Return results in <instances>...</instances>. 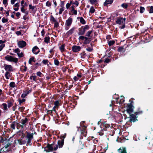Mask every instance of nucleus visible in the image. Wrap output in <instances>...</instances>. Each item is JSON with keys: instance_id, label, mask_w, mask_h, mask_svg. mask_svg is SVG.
Returning a JSON list of instances; mask_svg holds the SVG:
<instances>
[{"instance_id": "38", "label": "nucleus", "mask_w": 153, "mask_h": 153, "mask_svg": "<svg viewBox=\"0 0 153 153\" xmlns=\"http://www.w3.org/2000/svg\"><path fill=\"white\" fill-rule=\"evenodd\" d=\"M144 10H145V8L144 7H140V12L141 13H143L144 12Z\"/></svg>"}, {"instance_id": "32", "label": "nucleus", "mask_w": 153, "mask_h": 153, "mask_svg": "<svg viewBox=\"0 0 153 153\" xmlns=\"http://www.w3.org/2000/svg\"><path fill=\"white\" fill-rule=\"evenodd\" d=\"M50 40V38L49 36H47L45 38V42L46 43H48Z\"/></svg>"}, {"instance_id": "13", "label": "nucleus", "mask_w": 153, "mask_h": 153, "mask_svg": "<svg viewBox=\"0 0 153 153\" xmlns=\"http://www.w3.org/2000/svg\"><path fill=\"white\" fill-rule=\"evenodd\" d=\"M64 143V140L62 139L61 140H58V144L59 145V147L61 148L62 147Z\"/></svg>"}, {"instance_id": "61", "label": "nucleus", "mask_w": 153, "mask_h": 153, "mask_svg": "<svg viewBox=\"0 0 153 153\" xmlns=\"http://www.w3.org/2000/svg\"><path fill=\"white\" fill-rule=\"evenodd\" d=\"M86 50L88 51L91 52L92 51V49L90 48H86Z\"/></svg>"}, {"instance_id": "44", "label": "nucleus", "mask_w": 153, "mask_h": 153, "mask_svg": "<svg viewBox=\"0 0 153 153\" xmlns=\"http://www.w3.org/2000/svg\"><path fill=\"white\" fill-rule=\"evenodd\" d=\"M25 109V107H21L19 108V110L21 112H23Z\"/></svg>"}, {"instance_id": "14", "label": "nucleus", "mask_w": 153, "mask_h": 153, "mask_svg": "<svg viewBox=\"0 0 153 153\" xmlns=\"http://www.w3.org/2000/svg\"><path fill=\"white\" fill-rule=\"evenodd\" d=\"M113 0H106L103 4L104 6H106L108 4H111L112 3Z\"/></svg>"}, {"instance_id": "59", "label": "nucleus", "mask_w": 153, "mask_h": 153, "mask_svg": "<svg viewBox=\"0 0 153 153\" xmlns=\"http://www.w3.org/2000/svg\"><path fill=\"white\" fill-rule=\"evenodd\" d=\"M21 11L22 12H25V10L24 9V5H22V7L21 8Z\"/></svg>"}, {"instance_id": "6", "label": "nucleus", "mask_w": 153, "mask_h": 153, "mask_svg": "<svg viewBox=\"0 0 153 153\" xmlns=\"http://www.w3.org/2000/svg\"><path fill=\"white\" fill-rule=\"evenodd\" d=\"M127 105L126 110L127 113L130 114L133 112V110L132 105L130 103L127 104Z\"/></svg>"}, {"instance_id": "48", "label": "nucleus", "mask_w": 153, "mask_h": 153, "mask_svg": "<svg viewBox=\"0 0 153 153\" xmlns=\"http://www.w3.org/2000/svg\"><path fill=\"white\" fill-rule=\"evenodd\" d=\"M54 26L55 27H57L59 26V24L58 22L56 21V22H54Z\"/></svg>"}, {"instance_id": "18", "label": "nucleus", "mask_w": 153, "mask_h": 153, "mask_svg": "<svg viewBox=\"0 0 153 153\" xmlns=\"http://www.w3.org/2000/svg\"><path fill=\"white\" fill-rule=\"evenodd\" d=\"M75 29V27L72 28L71 30L67 32V34L68 35H71L73 33Z\"/></svg>"}, {"instance_id": "36", "label": "nucleus", "mask_w": 153, "mask_h": 153, "mask_svg": "<svg viewBox=\"0 0 153 153\" xmlns=\"http://www.w3.org/2000/svg\"><path fill=\"white\" fill-rule=\"evenodd\" d=\"M8 21V19H6L5 18H3L2 19V22L3 23H6Z\"/></svg>"}, {"instance_id": "50", "label": "nucleus", "mask_w": 153, "mask_h": 153, "mask_svg": "<svg viewBox=\"0 0 153 153\" xmlns=\"http://www.w3.org/2000/svg\"><path fill=\"white\" fill-rule=\"evenodd\" d=\"M73 5H75L76 7L79 4V3L78 1H75L74 2H73Z\"/></svg>"}, {"instance_id": "11", "label": "nucleus", "mask_w": 153, "mask_h": 153, "mask_svg": "<svg viewBox=\"0 0 153 153\" xmlns=\"http://www.w3.org/2000/svg\"><path fill=\"white\" fill-rule=\"evenodd\" d=\"M4 69L7 71H11L12 70V67L10 65H4Z\"/></svg>"}, {"instance_id": "55", "label": "nucleus", "mask_w": 153, "mask_h": 153, "mask_svg": "<svg viewBox=\"0 0 153 153\" xmlns=\"http://www.w3.org/2000/svg\"><path fill=\"white\" fill-rule=\"evenodd\" d=\"M8 0H3V3L4 5L7 4Z\"/></svg>"}, {"instance_id": "43", "label": "nucleus", "mask_w": 153, "mask_h": 153, "mask_svg": "<svg viewBox=\"0 0 153 153\" xmlns=\"http://www.w3.org/2000/svg\"><path fill=\"white\" fill-rule=\"evenodd\" d=\"M54 62L55 64L56 65H58L59 64V61L57 59L54 60Z\"/></svg>"}, {"instance_id": "15", "label": "nucleus", "mask_w": 153, "mask_h": 153, "mask_svg": "<svg viewBox=\"0 0 153 153\" xmlns=\"http://www.w3.org/2000/svg\"><path fill=\"white\" fill-rule=\"evenodd\" d=\"M119 153H127L125 148H120L118 149Z\"/></svg>"}, {"instance_id": "4", "label": "nucleus", "mask_w": 153, "mask_h": 153, "mask_svg": "<svg viewBox=\"0 0 153 153\" xmlns=\"http://www.w3.org/2000/svg\"><path fill=\"white\" fill-rule=\"evenodd\" d=\"M89 27L88 25L85 26L83 27L79 28L78 34L79 35H82L84 34L85 31L88 30Z\"/></svg>"}, {"instance_id": "42", "label": "nucleus", "mask_w": 153, "mask_h": 153, "mask_svg": "<svg viewBox=\"0 0 153 153\" xmlns=\"http://www.w3.org/2000/svg\"><path fill=\"white\" fill-rule=\"evenodd\" d=\"M50 20L54 22H56V20L54 19V17L52 16H51Z\"/></svg>"}, {"instance_id": "1", "label": "nucleus", "mask_w": 153, "mask_h": 153, "mask_svg": "<svg viewBox=\"0 0 153 153\" xmlns=\"http://www.w3.org/2000/svg\"><path fill=\"white\" fill-rule=\"evenodd\" d=\"M58 148L57 145L54 143L48 144L45 148V150L47 152L53 151H56Z\"/></svg>"}, {"instance_id": "35", "label": "nucleus", "mask_w": 153, "mask_h": 153, "mask_svg": "<svg viewBox=\"0 0 153 153\" xmlns=\"http://www.w3.org/2000/svg\"><path fill=\"white\" fill-rule=\"evenodd\" d=\"M64 7H62L60 8L59 9V14H61L62 13V12L64 10Z\"/></svg>"}, {"instance_id": "3", "label": "nucleus", "mask_w": 153, "mask_h": 153, "mask_svg": "<svg viewBox=\"0 0 153 153\" xmlns=\"http://www.w3.org/2000/svg\"><path fill=\"white\" fill-rule=\"evenodd\" d=\"M72 22L73 19L72 18H69L66 21L65 25V30H68L72 23Z\"/></svg>"}, {"instance_id": "57", "label": "nucleus", "mask_w": 153, "mask_h": 153, "mask_svg": "<svg viewBox=\"0 0 153 153\" xmlns=\"http://www.w3.org/2000/svg\"><path fill=\"white\" fill-rule=\"evenodd\" d=\"M48 62V60H43L42 61V62L45 64H46Z\"/></svg>"}, {"instance_id": "28", "label": "nucleus", "mask_w": 153, "mask_h": 153, "mask_svg": "<svg viewBox=\"0 0 153 153\" xmlns=\"http://www.w3.org/2000/svg\"><path fill=\"white\" fill-rule=\"evenodd\" d=\"M2 106L3 107V109L4 110H7V105L6 103H3L2 104Z\"/></svg>"}, {"instance_id": "39", "label": "nucleus", "mask_w": 153, "mask_h": 153, "mask_svg": "<svg viewBox=\"0 0 153 153\" xmlns=\"http://www.w3.org/2000/svg\"><path fill=\"white\" fill-rule=\"evenodd\" d=\"M36 76H32L30 77V79H33V80H34V81H36Z\"/></svg>"}, {"instance_id": "17", "label": "nucleus", "mask_w": 153, "mask_h": 153, "mask_svg": "<svg viewBox=\"0 0 153 153\" xmlns=\"http://www.w3.org/2000/svg\"><path fill=\"white\" fill-rule=\"evenodd\" d=\"M17 143L20 145L25 144L26 141L25 140H22V139H18L17 140Z\"/></svg>"}, {"instance_id": "16", "label": "nucleus", "mask_w": 153, "mask_h": 153, "mask_svg": "<svg viewBox=\"0 0 153 153\" xmlns=\"http://www.w3.org/2000/svg\"><path fill=\"white\" fill-rule=\"evenodd\" d=\"M27 137L28 139L32 140L33 138V133L30 134L27 132Z\"/></svg>"}, {"instance_id": "34", "label": "nucleus", "mask_w": 153, "mask_h": 153, "mask_svg": "<svg viewBox=\"0 0 153 153\" xmlns=\"http://www.w3.org/2000/svg\"><path fill=\"white\" fill-rule=\"evenodd\" d=\"M34 59V58L33 57L30 58L28 62L30 64H31V62L32 61L35 62Z\"/></svg>"}, {"instance_id": "26", "label": "nucleus", "mask_w": 153, "mask_h": 153, "mask_svg": "<svg viewBox=\"0 0 153 153\" xmlns=\"http://www.w3.org/2000/svg\"><path fill=\"white\" fill-rule=\"evenodd\" d=\"M28 94V93L27 91L24 92V93L22 94L21 97L22 98H24Z\"/></svg>"}, {"instance_id": "52", "label": "nucleus", "mask_w": 153, "mask_h": 153, "mask_svg": "<svg viewBox=\"0 0 153 153\" xmlns=\"http://www.w3.org/2000/svg\"><path fill=\"white\" fill-rule=\"evenodd\" d=\"M59 104V102L58 101H56L54 103L55 106L56 107L58 106Z\"/></svg>"}, {"instance_id": "54", "label": "nucleus", "mask_w": 153, "mask_h": 153, "mask_svg": "<svg viewBox=\"0 0 153 153\" xmlns=\"http://www.w3.org/2000/svg\"><path fill=\"white\" fill-rule=\"evenodd\" d=\"M29 6L30 9L32 10H33L35 8L34 6H32L31 4H29Z\"/></svg>"}, {"instance_id": "2", "label": "nucleus", "mask_w": 153, "mask_h": 153, "mask_svg": "<svg viewBox=\"0 0 153 153\" xmlns=\"http://www.w3.org/2000/svg\"><path fill=\"white\" fill-rule=\"evenodd\" d=\"M126 20L125 18L120 17L117 19L116 20V22L117 24L120 25H122V26H119V28L121 29H123L125 28V22Z\"/></svg>"}, {"instance_id": "51", "label": "nucleus", "mask_w": 153, "mask_h": 153, "mask_svg": "<svg viewBox=\"0 0 153 153\" xmlns=\"http://www.w3.org/2000/svg\"><path fill=\"white\" fill-rule=\"evenodd\" d=\"M66 135V133H65L64 135L61 136V140L62 139L64 140V139Z\"/></svg>"}, {"instance_id": "62", "label": "nucleus", "mask_w": 153, "mask_h": 153, "mask_svg": "<svg viewBox=\"0 0 153 153\" xmlns=\"http://www.w3.org/2000/svg\"><path fill=\"white\" fill-rule=\"evenodd\" d=\"M70 6H71V5L69 3H68L66 4V8L67 9H68L69 8V7Z\"/></svg>"}, {"instance_id": "7", "label": "nucleus", "mask_w": 153, "mask_h": 153, "mask_svg": "<svg viewBox=\"0 0 153 153\" xmlns=\"http://www.w3.org/2000/svg\"><path fill=\"white\" fill-rule=\"evenodd\" d=\"M28 122V119L27 118L22 119L21 120V123L22 125L21 126L22 128H23L24 126L25 127Z\"/></svg>"}, {"instance_id": "22", "label": "nucleus", "mask_w": 153, "mask_h": 153, "mask_svg": "<svg viewBox=\"0 0 153 153\" xmlns=\"http://www.w3.org/2000/svg\"><path fill=\"white\" fill-rule=\"evenodd\" d=\"M18 124L19 123H17L16 122H14L11 124V127L13 129H15V125H18Z\"/></svg>"}, {"instance_id": "53", "label": "nucleus", "mask_w": 153, "mask_h": 153, "mask_svg": "<svg viewBox=\"0 0 153 153\" xmlns=\"http://www.w3.org/2000/svg\"><path fill=\"white\" fill-rule=\"evenodd\" d=\"M110 61V59H105V60L104 62H106V63H108Z\"/></svg>"}, {"instance_id": "30", "label": "nucleus", "mask_w": 153, "mask_h": 153, "mask_svg": "<svg viewBox=\"0 0 153 153\" xmlns=\"http://www.w3.org/2000/svg\"><path fill=\"white\" fill-rule=\"evenodd\" d=\"M115 43V42L114 40H110L108 42V44L109 46H111L113 45Z\"/></svg>"}, {"instance_id": "41", "label": "nucleus", "mask_w": 153, "mask_h": 153, "mask_svg": "<svg viewBox=\"0 0 153 153\" xmlns=\"http://www.w3.org/2000/svg\"><path fill=\"white\" fill-rule=\"evenodd\" d=\"M85 52L81 53L80 54L81 57L82 58H84L85 57Z\"/></svg>"}, {"instance_id": "33", "label": "nucleus", "mask_w": 153, "mask_h": 153, "mask_svg": "<svg viewBox=\"0 0 153 153\" xmlns=\"http://www.w3.org/2000/svg\"><path fill=\"white\" fill-rule=\"evenodd\" d=\"M51 3L49 2V1H47L46 3V5L47 6L49 7L50 8L51 6Z\"/></svg>"}, {"instance_id": "47", "label": "nucleus", "mask_w": 153, "mask_h": 153, "mask_svg": "<svg viewBox=\"0 0 153 153\" xmlns=\"http://www.w3.org/2000/svg\"><path fill=\"white\" fill-rule=\"evenodd\" d=\"M5 44H2L0 45V51H1L3 48L4 47Z\"/></svg>"}, {"instance_id": "25", "label": "nucleus", "mask_w": 153, "mask_h": 153, "mask_svg": "<svg viewBox=\"0 0 153 153\" xmlns=\"http://www.w3.org/2000/svg\"><path fill=\"white\" fill-rule=\"evenodd\" d=\"M89 1L91 4H94L97 3L98 0H89Z\"/></svg>"}, {"instance_id": "40", "label": "nucleus", "mask_w": 153, "mask_h": 153, "mask_svg": "<svg viewBox=\"0 0 153 153\" xmlns=\"http://www.w3.org/2000/svg\"><path fill=\"white\" fill-rule=\"evenodd\" d=\"M92 32V31H88L86 34V36H88V37L90 36V35L91 34V33Z\"/></svg>"}, {"instance_id": "21", "label": "nucleus", "mask_w": 153, "mask_h": 153, "mask_svg": "<svg viewBox=\"0 0 153 153\" xmlns=\"http://www.w3.org/2000/svg\"><path fill=\"white\" fill-rule=\"evenodd\" d=\"M147 9L150 13H153V6L148 7H147Z\"/></svg>"}, {"instance_id": "9", "label": "nucleus", "mask_w": 153, "mask_h": 153, "mask_svg": "<svg viewBox=\"0 0 153 153\" xmlns=\"http://www.w3.org/2000/svg\"><path fill=\"white\" fill-rule=\"evenodd\" d=\"M130 120L129 121L131 122H134L137 120L136 119V115L134 114H130Z\"/></svg>"}, {"instance_id": "23", "label": "nucleus", "mask_w": 153, "mask_h": 153, "mask_svg": "<svg viewBox=\"0 0 153 153\" xmlns=\"http://www.w3.org/2000/svg\"><path fill=\"white\" fill-rule=\"evenodd\" d=\"M65 44H63L60 47H59V49L61 52H64V51H65Z\"/></svg>"}, {"instance_id": "19", "label": "nucleus", "mask_w": 153, "mask_h": 153, "mask_svg": "<svg viewBox=\"0 0 153 153\" xmlns=\"http://www.w3.org/2000/svg\"><path fill=\"white\" fill-rule=\"evenodd\" d=\"M5 76L7 79H9L11 76L10 73L6 71L5 74Z\"/></svg>"}, {"instance_id": "31", "label": "nucleus", "mask_w": 153, "mask_h": 153, "mask_svg": "<svg viewBox=\"0 0 153 153\" xmlns=\"http://www.w3.org/2000/svg\"><path fill=\"white\" fill-rule=\"evenodd\" d=\"M121 7L125 9H126L128 7V5L126 3H123L121 4Z\"/></svg>"}, {"instance_id": "56", "label": "nucleus", "mask_w": 153, "mask_h": 153, "mask_svg": "<svg viewBox=\"0 0 153 153\" xmlns=\"http://www.w3.org/2000/svg\"><path fill=\"white\" fill-rule=\"evenodd\" d=\"M14 51H15V52L17 53H19V52H20V51L18 48H17Z\"/></svg>"}, {"instance_id": "45", "label": "nucleus", "mask_w": 153, "mask_h": 153, "mask_svg": "<svg viewBox=\"0 0 153 153\" xmlns=\"http://www.w3.org/2000/svg\"><path fill=\"white\" fill-rule=\"evenodd\" d=\"M25 101V100L24 99H22V100L19 99V102L20 104H21L22 102H24Z\"/></svg>"}, {"instance_id": "24", "label": "nucleus", "mask_w": 153, "mask_h": 153, "mask_svg": "<svg viewBox=\"0 0 153 153\" xmlns=\"http://www.w3.org/2000/svg\"><path fill=\"white\" fill-rule=\"evenodd\" d=\"M95 11V10L94 7L93 6L91 7L89 11V13L92 14L94 13Z\"/></svg>"}, {"instance_id": "46", "label": "nucleus", "mask_w": 153, "mask_h": 153, "mask_svg": "<svg viewBox=\"0 0 153 153\" xmlns=\"http://www.w3.org/2000/svg\"><path fill=\"white\" fill-rule=\"evenodd\" d=\"M91 41L90 39L89 38L88 40H85L84 43L85 44H89Z\"/></svg>"}, {"instance_id": "20", "label": "nucleus", "mask_w": 153, "mask_h": 153, "mask_svg": "<svg viewBox=\"0 0 153 153\" xmlns=\"http://www.w3.org/2000/svg\"><path fill=\"white\" fill-rule=\"evenodd\" d=\"M80 19V22L82 24L85 25L86 23V22L84 19L82 17H81L80 18L78 17Z\"/></svg>"}, {"instance_id": "10", "label": "nucleus", "mask_w": 153, "mask_h": 153, "mask_svg": "<svg viewBox=\"0 0 153 153\" xmlns=\"http://www.w3.org/2000/svg\"><path fill=\"white\" fill-rule=\"evenodd\" d=\"M18 45L19 48H23L26 46V43L24 41H20L18 42Z\"/></svg>"}, {"instance_id": "29", "label": "nucleus", "mask_w": 153, "mask_h": 153, "mask_svg": "<svg viewBox=\"0 0 153 153\" xmlns=\"http://www.w3.org/2000/svg\"><path fill=\"white\" fill-rule=\"evenodd\" d=\"M9 85L12 88H14L16 86L15 83L13 82H10Z\"/></svg>"}, {"instance_id": "58", "label": "nucleus", "mask_w": 153, "mask_h": 153, "mask_svg": "<svg viewBox=\"0 0 153 153\" xmlns=\"http://www.w3.org/2000/svg\"><path fill=\"white\" fill-rule=\"evenodd\" d=\"M72 11H73V13L75 15H76L77 14V11L76 10H71Z\"/></svg>"}, {"instance_id": "37", "label": "nucleus", "mask_w": 153, "mask_h": 153, "mask_svg": "<svg viewBox=\"0 0 153 153\" xmlns=\"http://www.w3.org/2000/svg\"><path fill=\"white\" fill-rule=\"evenodd\" d=\"M13 105V103L11 101H9L8 103L7 107L8 108H10Z\"/></svg>"}, {"instance_id": "49", "label": "nucleus", "mask_w": 153, "mask_h": 153, "mask_svg": "<svg viewBox=\"0 0 153 153\" xmlns=\"http://www.w3.org/2000/svg\"><path fill=\"white\" fill-rule=\"evenodd\" d=\"M17 55L19 57H21L23 56V53H17Z\"/></svg>"}, {"instance_id": "64", "label": "nucleus", "mask_w": 153, "mask_h": 153, "mask_svg": "<svg viewBox=\"0 0 153 153\" xmlns=\"http://www.w3.org/2000/svg\"><path fill=\"white\" fill-rule=\"evenodd\" d=\"M16 33L18 35H20L21 34V33L20 31H17L16 32Z\"/></svg>"}, {"instance_id": "5", "label": "nucleus", "mask_w": 153, "mask_h": 153, "mask_svg": "<svg viewBox=\"0 0 153 153\" xmlns=\"http://www.w3.org/2000/svg\"><path fill=\"white\" fill-rule=\"evenodd\" d=\"M5 59L7 60L10 62H16L18 61V59L16 58H14L13 57L7 55L5 57Z\"/></svg>"}, {"instance_id": "63", "label": "nucleus", "mask_w": 153, "mask_h": 153, "mask_svg": "<svg viewBox=\"0 0 153 153\" xmlns=\"http://www.w3.org/2000/svg\"><path fill=\"white\" fill-rule=\"evenodd\" d=\"M10 143H7V144L6 145L4 146V147L6 149L8 147L10 146Z\"/></svg>"}, {"instance_id": "60", "label": "nucleus", "mask_w": 153, "mask_h": 153, "mask_svg": "<svg viewBox=\"0 0 153 153\" xmlns=\"http://www.w3.org/2000/svg\"><path fill=\"white\" fill-rule=\"evenodd\" d=\"M36 74L37 76H40L42 74V73L41 72L39 71L37 72Z\"/></svg>"}, {"instance_id": "8", "label": "nucleus", "mask_w": 153, "mask_h": 153, "mask_svg": "<svg viewBox=\"0 0 153 153\" xmlns=\"http://www.w3.org/2000/svg\"><path fill=\"white\" fill-rule=\"evenodd\" d=\"M72 49L74 52H76L80 51L81 48L79 46L74 45L72 46Z\"/></svg>"}, {"instance_id": "27", "label": "nucleus", "mask_w": 153, "mask_h": 153, "mask_svg": "<svg viewBox=\"0 0 153 153\" xmlns=\"http://www.w3.org/2000/svg\"><path fill=\"white\" fill-rule=\"evenodd\" d=\"M118 51L119 52H124L125 50L123 47H120L118 48Z\"/></svg>"}, {"instance_id": "12", "label": "nucleus", "mask_w": 153, "mask_h": 153, "mask_svg": "<svg viewBox=\"0 0 153 153\" xmlns=\"http://www.w3.org/2000/svg\"><path fill=\"white\" fill-rule=\"evenodd\" d=\"M32 51L33 53L36 54H38L40 51L39 49L37 46L34 47Z\"/></svg>"}]
</instances>
